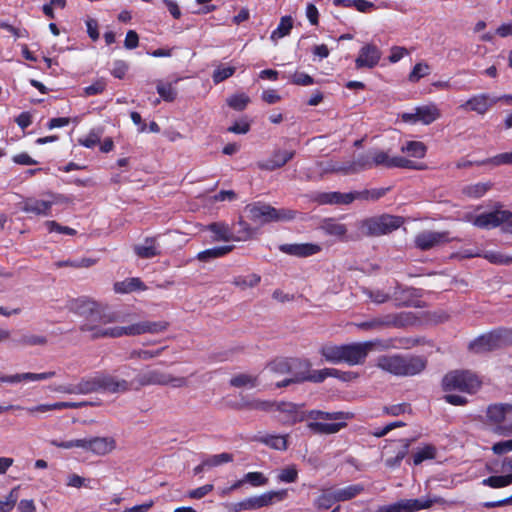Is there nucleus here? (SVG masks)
Segmentation results:
<instances>
[{
	"label": "nucleus",
	"instance_id": "nucleus-20",
	"mask_svg": "<svg viewBox=\"0 0 512 512\" xmlns=\"http://www.w3.org/2000/svg\"><path fill=\"white\" fill-rule=\"evenodd\" d=\"M117 447L112 436H91L88 437V453L95 456H106L111 454Z\"/></svg>",
	"mask_w": 512,
	"mask_h": 512
},
{
	"label": "nucleus",
	"instance_id": "nucleus-28",
	"mask_svg": "<svg viewBox=\"0 0 512 512\" xmlns=\"http://www.w3.org/2000/svg\"><path fill=\"white\" fill-rule=\"evenodd\" d=\"M326 235L334 237L340 241L348 240V228L345 224L333 219L326 218L322 220L319 227Z\"/></svg>",
	"mask_w": 512,
	"mask_h": 512
},
{
	"label": "nucleus",
	"instance_id": "nucleus-53",
	"mask_svg": "<svg viewBox=\"0 0 512 512\" xmlns=\"http://www.w3.org/2000/svg\"><path fill=\"white\" fill-rule=\"evenodd\" d=\"M436 456V449L431 445H426L423 448L418 449L413 454L414 465H419L425 460L434 459Z\"/></svg>",
	"mask_w": 512,
	"mask_h": 512
},
{
	"label": "nucleus",
	"instance_id": "nucleus-15",
	"mask_svg": "<svg viewBox=\"0 0 512 512\" xmlns=\"http://www.w3.org/2000/svg\"><path fill=\"white\" fill-rule=\"evenodd\" d=\"M498 102V98L487 93L476 94L459 106L465 112H475L479 115L486 114Z\"/></svg>",
	"mask_w": 512,
	"mask_h": 512
},
{
	"label": "nucleus",
	"instance_id": "nucleus-47",
	"mask_svg": "<svg viewBox=\"0 0 512 512\" xmlns=\"http://www.w3.org/2000/svg\"><path fill=\"white\" fill-rule=\"evenodd\" d=\"M389 188H376V189H366L362 191H354L355 200H365V201H376L383 197Z\"/></svg>",
	"mask_w": 512,
	"mask_h": 512
},
{
	"label": "nucleus",
	"instance_id": "nucleus-5",
	"mask_svg": "<svg viewBox=\"0 0 512 512\" xmlns=\"http://www.w3.org/2000/svg\"><path fill=\"white\" fill-rule=\"evenodd\" d=\"M415 316L411 312L391 313L371 318L367 321L354 323V326L364 331H381L387 328H402L413 324Z\"/></svg>",
	"mask_w": 512,
	"mask_h": 512
},
{
	"label": "nucleus",
	"instance_id": "nucleus-25",
	"mask_svg": "<svg viewBox=\"0 0 512 512\" xmlns=\"http://www.w3.org/2000/svg\"><path fill=\"white\" fill-rule=\"evenodd\" d=\"M279 249L285 254L296 257H308L321 251V247L313 243L282 244Z\"/></svg>",
	"mask_w": 512,
	"mask_h": 512
},
{
	"label": "nucleus",
	"instance_id": "nucleus-54",
	"mask_svg": "<svg viewBox=\"0 0 512 512\" xmlns=\"http://www.w3.org/2000/svg\"><path fill=\"white\" fill-rule=\"evenodd\" d=\"M482 484L492 488H502L512 484V474L504 476H491L483 479Z\"/></svg>",
	"mask_w": 512,
	"mask_h": 512
},
{
	"label": "nucleus",
	"instance_id": "nucleus-46",
	"mask_svg": "<svg viewBox=\"0 0 512 512\" xmlns=\"http://www.w3.org/2000/svg\"><path fill=\"white\" fill-rule=\"evenodd\" d=\"M204 465L207 466V469H212L214 467H218L220 465L230 463L233 461V455L227 452H223L215 455H208L204 458Z\"/></svg>",
	"mask_w": 512,
	"mask_h": 512
},
{
	"label": "nucleus",
	"instance_id": "nucleus-9",
	"mask_svg": "<svg viewBox=\"0 0 512 512\" xmlns=\"http://www.w3.org/2000/svg\"><path fill=\"white\" fill-rule=\"evenodd\" d=\"M287 497L286 490L269 491L259 496L246 498L240 502L230 503L227 508L230 512H241L246 510H256L269 506L277 501H282Z\"/></svg>",
	"mask_w": 512,
	"mask_h": 512
},
{
	"label": "nucleus",
	"instance_id": "nucleus-35",
	"mask_svg": "<svg viewBox=\"0 0 512 512\" xmlns=\"http://www.w3.org/2000/svg\"><path fill=\"white\" fill-rule=\"evenodd\" d=\"M136 290H146L145 284L137 277L127 278L114 284L116 293L127 294Z\"/></svg>",
	"mask_w": 512,
	"mask_h": 512
},
{
	"label": "nucleus",
	"instance_id": "nucleus-52",
	"mask_svg": "<svg viewBox=\"0 0 512 512\" xmlns=\"http://www.w3.org/2000/svg\"><path fill=\"white\" fill-rule=\"evenodd\" d=\"M293 27V21L290 16H284L281 18L278 27L272 32L271 38L278 39L288 35Z\"/></svg>",
	"mask_w": 512,
	"mask_h": 512
},
{
	"label": "nucleus",
	"instance_id": "nucleus-50",
	"mask_svg": "<svg viewBox=\"0 0 512 512\" xmlns=\"http://www.w3.org/2000/svg\"><path fill=\"white\" fill-rule=\"evenodd\" d=\"M156 89L158 94L164 101L172 102L176 99L177 91L172 83L158 81Z\"/></svg>",
	"mask_w": 512,
	"mask_h": 512
},
{
	"label": "nucleus",
	"instance_id": "nucleus-48",
	"mask_svg": "<svg viewBox=\"0 0 512 512\" xmlns=\"http://www.w3.org/2000/svg\"><path fill=\"white\" fill-rule=\"evenodd\" d=\"M257 383L256 376L245 373L238 374L230 379V385L237 388H253Z\"/></svg>",
	"mask_w": 512,
	"mask_h": 512
},
{
	"label": "nucleus",
	"instance_id": "nucleus-12",
	"mask_svg": "<svg viewBox=\"0 0 512 512\" xmlns=\"http://www.w3.org/2000/svg\"><path fill=\"white\" fill-rule=\"evenodd\" d=\"M61 196L51 194L48 199H38L36 197H27L20 203L21 210L28 214L39 217H50L52 215V207L59 203Z\"/></svg>",
	"mask_w": 512,
	"mask_h": 512
},
{
	"label": "nucleus",
	"instance_id": "nucleus-29",
	"mask_svg": "<svg viewBox=\"0 0 512 512\" xmlns=\"http://www.w3.org/2000/svg\"><path fill=\"white\" fill-rule=\"evenodd\" d=\"M293 157L294 151L275 150L268 160L259 163V167L264 170L272 171L284 166Z\"/></svg>",
	"mask_w": 512,
	"mask_h": 512
},
{
	"label": "nucleus",
	"instance_id": "nucleus-36",
	"mask_svg": "<svg viewBox=\"0 0 512 512\" xmlns=\"http://www.w3.org/2000/svg\"><path fill=\"white\" fill-rule=\"evenodd\" d=\"M491 186L490 182H478L463 186L461 192L468 198L478 199L484 196L491 189Z\"/></svg>",
	"mask_w": 512,
	"mask_h": 512
},
{
	"label": "nucleus",
	"instance_id": "nucleus-14",
	"mask_svg": "<svg viewBox=\"0 0 512 512\" xmlns=\"http://www.w3.org/2000/svg\"><path fill=\"white\" fill-rule=\"evenodd\" d=\"M376 341H365L343 345V362L350 366L365 362L370 351L373 350Z\"/></svg>",
	"mask_w": 512,
	"mask_h": 512
},
{
	"label": "nucleus",
	"instance_id": "nucleus-55",
	"mask_svg": "<svg viewBox=\"0 0 512 512\" xmlns=\"http://www.w3.org/2000/svg\"><path fill=\"white\" fill-rule=\"evenodd\" d=\"M261 278L257 274H249L247 276H238L233 280V284L241 289H247L256 286Z\"/></svg>",
	"mask_w": 512,
	"mask_h": 512
},
{
	"label": "nucleus",
	"instance_id": "nucleus-4",
	"mask_svg": "<svg viewBox=\"0 0 512 512\" xmlns=\"http://www.w3.org/2000/svg\"><path fill=\"white\" fill-rule=\"evenodd\" d=\"M250 220L259 224L284 222L295 219L297 212L291 209H276L265 203H254L246 206Z\"/></svg>",
	"mask_w": 512,
	"mask_h": 512
},
{
	"label": "nucleus",
	"instance_id": "nucleus-45",
	"mask_svg": "<svg viewBox=\"0 0 512 512\" xmlns=\"http://www.w3.org/2000/svg\"><path fill=\"white\" fill-rule=\"evenodd\" d=\"M164 350L165 347H161L157 350L133 349L129 352L128 359L148 361L160 356Z\"/></svg>",
	"mask_w": 512,
	"mask_h": 512
},
{
	"label": "nucleus",
	"instance_id": "nucleus-27",
	"mask_svg": "<svg viewBox=\"0 0 512 512\" xmlns=\"http://www.w3.org/2000/svg\"><path fill=\"white\" fill-rule=\"evenodd\" d=\"M371 168H373V163L371 161L369 150L367 153L359 155L358 158L350 164H347L346 166H333L331 169L341 171L343 174H354Z\"/></svg>",
	"mask_w": 512,
	"mask_h": 512
},
{
	"label": "nucleus",
	"instance_id": "nucleus-13",
	"mask_svg": "<svg viewBox=\"0 0 512 512\" xmlns=\"http://www.w3.org/2000/svg\"><path fill=\"white\" fill-rule=\"evenodd\" d=\"M370 155L373 167L383 166L385 168H406L416 170L423 168L412 160L399 156L390 157L388 152L379 149L370 150Z\"/></svg>",
	"mask_w": 512,
	"mask_h": 512
},
{
	"label": "nucleus",
	"instance_id": "nucleus-31",
	"mask_svg": "<svg viewBox=\"0 0 512 512\" xmlns=\"http://www.w3.org/2000/svg\"><path fill=\"white\" fill-rule=\"evenodd\" d=\"M416 115L419 122L429 125L441 117V112L435 104H428L416 107Z\"/></svg>",
	"mask_w": 512,
	"mask_h": 512
},
{
	"label": "nucleus",
	"instance_id": "nucleus-18",
	"mask_svg": "<svg viewBox=\"0 0 512 512\" xmlns=\"http://www.w3.org/2000/svg\"><path fill=\"white\" fill-rule=\"evenodd\" d=\"M169 322L160 321H140L127 325V337L138 336L142 334H159L169 328Z\"/></svg>",
	"mask_w": 512,
	"mask_h": 512
},
{
	"label": "nucleus",
	"instance_id": "nucleus-26",
	"mask_svg": "<svg viewBox=\"0 0 512 512\" xmlns=\"http://www.w3.org/2000/svg\"><path fill=\"white\" fill-rule=\"evenodd\" d=\"M56 373L54 371H48L43 373H20L14 375H3L0 373V384L9 383L16 384L22 381H41L54 377Z\"/></svg>",
	"mask_w": 512,
	"mask_h": 512
},
{
	"label": "nucleus",
	"instance_id": "nucleus-6",
	"mask_svg": "<svg viewBox=\"0 0 512 512\" xmlns=\"http://www.w3.org/2000/svg\"><path fill=\"white\" fill-rule=\"evenodd\" d=\"M403 223L401 216L383 214L363 220L360 228L366 236H381L397 230Z\"/></svg>",
	"mask_w": 512,
	"mask_h": 512
},
{
	"label": "nucleus",
	"instance_id": "nucleus-1",
	"mask_svg": "<svg viewBox=\"0 0 512 512\" xmlns=\"http://www.w3.org/2000/svg\"><path fill=\"white\" fill-rule=\"evenodd\" d=\"M68 309L83 318L79 331L90 340L127 337V325L120 312L93 298L82 296L68 302Z\"/></svg>",
	"mask_w": 512,
	"mask_h": 512
},
{
	"label": "nucleus",
	"instance_id": "nucleus-39",
	"mask_svg": "<svg viewBox=\"0 0 512 512\" xmlns=\"http://www.w3.org/2000/svg\"><path fill=\"white\" fill-rule=\"evenodd\" d=\"M401 152L413 158H424L427 152V147L420 141H407L401 148Z\"/></svg>",
	"mask_w": 512,
	"mask_h": 512
},
{
	"label": "nucleus",
	"instance_id": "nucleus-11",
	"mask_svg": "<svg viewBox=\"0 0 512 512\" xmlns=\"http://www.w3.org/2000/svg\"><path fill=\"white\" fill-rule=\"evenodd\" d=\"M511 342V331L498 330L478 337L477 339L470 343L469 348L475 353H484L504 347Z\"/></svg>",
	"mask_w": 512,
	"mask_h": 512
},
{
	"label": "nucleus",
	"instance_id": "nucleus-64",
	"mask_svg": "<svg viewBox=\"0 0 512 512\" xmlns=\"http://www.w3.org/2000/svg\"><path fill=\"white\" fill-rule=\"evenodd\" d=\"M486 163H491L495 166L499 165H512V151L500 153L486 161Z\"/></svg>",
	"mask_w": 512,
	"mask_h": 512
},
{
	"label": "nucleus",
	"instance_id": "nucleus-16",
	"mask_svg": "<svg viewBox=\"0 0 512 512\" xmlns=\"http://www.w3.org/2000/svg\"><path fill=\"white\" fill-rule=\"evenodd\" d=\"M450 241L449 232L422 231L415 236V246L420 250H430Z\"/></svg>",
	"mask_w": 512,
	"mask_h": 512
},
{
	"label": "nucleus",
	"instance_id": "nucleus-61",
	"mask_svg": "<svg viewBox=\"0 0 512 512\" xmlns=\"http://www.w3.org/2000/svg\"><path fill=\"white\" fill-rule=\"evenodd\" d=\"M298 478V471L294 465L281 469L277 475V479L282 483H294Z\"/></svg>",
	"mask_w": 512,
	"mask_h": 512
},
{
	"label": "nucleus",
	"instance_id": "nucleus-63",
	"mask_svg": "<svg viewBox=\"0 0 512 512\" xmlns=\"http://www.w3.org/2000/svg\"><path fill=\"white\" fill-rule=\"evenodd\" d=\"M213 489H214L213 484H205L201 487L190 490L187 493V497L190 499L199 500V499H202L205 496H207L209 493H211L213 491Z\"/></svg>",
	"mask_w": 512,
	"mask_h": 512
},
{
	"label": "nucleus",
	"instance_id": "nucleus-49",
	"mask_svg": "<svg viewBox=\"0 0 512 512\" xmlns=\"http://www.w3.org/2000/svg\"><path fill=\"white\" fill-rule=\"evenodd\" d=\"M362 293L375 304H383L390 300V294L381 289L362 288Z\"/></svg>",
	"mask_w": 512,
	"mask_h": 512
},
{
	"label": "nucleus",
	"instance_id": "nucleus-34",
	"mask_svg": "<svg viewBox=\"0 0 512 512\" xmlns=\"http://www.w3.org/2000/svg\"><path fill=\"white\" fill-rule=\"evenodd\" d=\"M50 444L54 447L65 449V450H72V449H78L82 452L88 453V437L85 438H79V439H70V440H51Z\"/></svg>",
	"mask_w": 512,
	"mask_h": 512
},
{
	"label": "nucleus",
	"instance_id": "nucleus-33",
	"mask_svg": "<svg viewBox=\"0 0 512 512\" xmlns=\"http://www.w3.org/2000/svg\"><path fill=\"white\" fill-rule=\"evenodd\" d=\"M410 445H411V440H409V439L399 440L397 442L398 450L396 452V455L392 456V457H388L385 460V465L390 469H395V468L399 467L401 464V461L408 454Z\"/></svg>",
	"mask_w": 512,
	"mask_h": 512
},
{
	"label": "nucleus",
	"instance_id": "nucleus-38",
	"mask_svg": "<svg viewBox=\"0 0 512 512\" xmlns=\"http://www.w3.org/2000/svg\"><path fill=\"white\" fill-rule=\"evenodd\" d=\"M320 354L327 362L341 363L343 362V345H324L320 349Z\"/></svg>",
	"mask_w": 512,
	"mask_h": 512
},
{
	"label": "nucleus",
	"instance_id": "nucleus-44",
	"mask_svg": "<svg viewBox=\"0 0 512 512\" xmlns=\"http://www.w3.org/2000/svg\"><path fill=\"white\" fill-rule=\"evenodd\" d=\"M334 491L338 502L347 501L361 494L364 491V487L361 484H354L344 488L335 489Z\"/></svg>",
	"mask_w": 512,
	"mask_h": 512
},
{
	"label": "nucleus",
	"instance_id": "nucleus-60",
	"mask_svg": "<svg viewBox=\"0 0 512 512\" xmlns=\"http://www.w3.org/2000/svg\"><path fill=\"white\" fill-rule=\"evenodd\" d=\"M238 225L240 229L234 235V241H247L255 235V229H253L247 222L239 220Z\"/></svg>",
	"mask_w": 512,
	"mask_h": 512
},
{
	"label": "nucleus",
	"instance_id": "nucleus-21",
	"mask_svg": "<svg viewBox=\"0 0 512 512\" xmlns=\"http://www.w3.org/2000/svg\"><path fill=\"white\" fill-rule=\"evenodd\" d=\"M401 504L403 512H417L420 510L429 509L433 504L453 505L455 502L447 501L439 496H433L424 499H402Z\"/></svg>",
	"mask_w": 512,
	"mask_h": 512
},
{
	"label": "nucleus",
	"instance_id": "nucleus-7",
	"mask_svg": "<svg viewBox=\"0 0 512 512\" xmlns=\"http://www.w3.org/2000/svg\"><path fill=\"white\" fill-rule=\"evenodd\" d=\"M444 391H459L475 393L481 386L478 377L469 371H452L446 374L442 380Z\"/></svg>",
	"mask_w": 512,
	"mask_h": 512
},
{
	"label": "nucleus",
	"instance_id": "nucleus-40",
	"mask_svg": "<svg viewBox=\"0 0 512 512\" xmlns=\"http://www.w3.org/2000/svg\"><path fill=\"white\" fill-rule=\"evenodd\" d=\"M233 250L232 245H225L220 247H213L201 251L197 254V259L199 261L208 262L211 259L220 258Z\"/></svg>",
	"mask_w": 512,
	"mask_h": 512
},
{
	"label": "nucleus",
	"instance_id": "nucleus-62",
	"mask_svg": "<svg viewBox=\"0 0 512 512\" xmlns=\"http://www.w3.org/2000/svg\"><path fill=\"white\" fill-rule=\"evenodd\" d=\"M17 491L18 488H13L4 499H0V512L12 511L18 499Z\"/></svg>",
	"mask_w": 512,
	"mask_h": 512
},
{
	"label": "nucleus",
	"instance_id": "nucleus-19",
	"mask_svg": "<svg viewBox=\"0 0 512 512\" xmlns=\"http://www.w3.org/2000/svg\"><path fill=\"white\" fill-rule=\"evenodd\" d=\"M382 57L381 50L374 44H365L359 50L358 56L355 59L357 69L368 68L372 69L378 65Z\"/></svg>",
	"mask_w": 512,
	"mask_h": 512
},
{
	"label": "nucleus",
	"instance_id": "nucleus-56",
	"mask_svg": "<svg viewBox=\"0 0 512 512\" xmlns=\"http://www.w3.org/2000/svg\"><path fill=\"white\" fill-rule=\"evenodd\" d=\"M250 103V98L245 93L235 94L227 99V104L237 111H242Z\"/></svg>",
	"mask_w": 512,
	"mask_h": 512
},
{
	"label": "nucleus",
	"instance_id": "nucleus-43",
	"mask_svg": "<svg viewBox=\"0 0 512 512\" xmlns=\"http://www.w3.org/2000/svg\"><path fill=\"white\" fill-rule=\"evenodd\" d=\"M259 441L272 449L284 451L287 449L286 435H264L259 437Z\"/></svg>",
	"mask_w": 512,
	"mask_h": 512
},
{
	"label": "nucleus",
	"instance_id": "nucleus-8",
	"mask_svg": "<svg viewBox=\"0 0 512 512\" xmlns=\"http://www.w3.org/2000/svg\"><path fill=\"white\" fill-rule=\"evenodd\" d=\"M468 221L482 229H491L502 225L504 231L512 233V212L508 210L499 208L477 216H469Z\"/></svg>",
	"mask_w": 512,
	"mask_h": 512
},
{
	"label": "nucleus",
	"instance_id": "nucleus-3",
	"mask_svg": "<svg viewBox=\"0 0 512 512\" xmlns=\"http://www.w3.org/2000/svg\"><path fill=\"white\" fill-rule=\"evenodd\" d=\"M376 366L395 376H414L425 369L426 361L421 357L382 355L378 357Z\"/></svg>",
	"mask_w": 512,
	"mask_h": 512
},
{
	"label": "nucleus",
	"instance_id": "nucleus-37",
	"mask_svg": "<svg viewBox=\"0 0 512 512\" xmlns=\"http://www.w3.org/2000/svg\"><path fill=\"white\" fill-rule=\"evenodd\" d=\"M355 200L354 192L341 193L330 192L324 193L320 197V202L324 204H350Z\"/></svg>",
	"mask_w": 512,
	"mask_h": 512
},
{
	"label": "nucleus",
	"instance_id": "nucleus-10",
	"mask_svg": "<svg viewBox=\"0 0 512 512\" xmlns=\"http://www.w3.org/2000/svg\"><path fill=\"white\" fill-rule=\"evenodd\" d=\"M136 381L140 386L169 385L174 388L185 387L188 384L185 377H175L159 369H147L141 372L137 375Z\"/></svg>",
	"mask_w": 512,
	"mask_h": 512
},
{
	"label": "nucleus",
	"instance_id": "nucleus-2",
	"mask_svg": "<svg viewBox=\"0 0 512 512\" xmlns=\"http://www.w3.org/2000/svg\"><path fill=\"white\" fill-rule=\"evenodd\" d=\"M307 427L314 434L331 435L338 433L347 426L346 420L351 417L349 413L325 412L321 410H311L308 413Z\"/></svg>",
	"mask_w": 512,
	"mask_h": 512
},
{
	"label": "nucleus",
	"instance_id": "nucleus-59",
	"mask_svg": "<svg viewBox=\"0 0 512 512\" xmlns=\"http://www.w3.org/2000/svg\"><path fill=\"white\" fill-rule=\"evenodd\" d=\"M235 67L219 65L216 67L212 74V79L215 84L221 83L228 79L235 73Z\"/></svg>",
	"mask_w": 512,
	"mask_h": 512
},
{
	"label": "nucleus",
	"instance_id": "nucleus-42",
	"mask_svg": "<svg viewBox=\"0 0 512 512\" xmlns=\"http://www.w3.org/2000/svg\"><path fill=\"white\" fill-rule=\"evenodd\" d=\"M78 394H90L100 391L99 375L81 379L77 384Z\"/></svg>",
	"mask_w": 512,
	"mask_h": 512
},
{
	"label": "nucleus",
	"instance_id": "nucleus-57",
	"mask_svg": "<svg viewBox=\"0 0 512 512\" xmlns=\"http://www.w3.org/2000/svg\"><path fill=\"white\" fill-rule=\"evenodd\" d=\"M47 343V337L38 334H25L19 340V344L22 346H45Z\"/></svg>",
	"mask_w": 512,
	"mask_h": 512
},
{
	"label": "nucleus",
	"instance_id": "nucleus-30",
	"mask_svg": "<svg viewBox=\"0 0 512 512\" xmlns=\"http://www.w3.org/2000/svg\"><path fill=\"white\" fill-rule=\"evenodd\" d=\"M206 229L213 234L211 239L213 242L234 241V234L232 233V230L224 222L211 223L206 227Z\"/></svg>",
	"mask_w": 512,
	"mask_h": 512
},
{
	"label": "nucleus",
	"instance_id": "nucleus-58",
	"mask_svg": "<svg viewBox=\"0 0 512 512\" xmlns=\"http://www.w3.org/2000/svg\"><path fill=\"white\" fill-rule=\"evenodd\" d=\"M482 257L492 264L509 265L512 263V256H508L496 251L485 252L483 253Z\"/></svg>",
	"mask_w": 512,
	"mask_h": 512
},
{
	"label": "nucleus",
	"instance_id": "nucleus-41",
	"mask_svg": "<svg viewBox=\"0 0 512 512\" xmlns=\"http://www.w3.org/2000/svg\"><path fill=\"white\" fill-rule=\"evenodd\" d=\"M335 502H338L335 491L333 489H325L315 499L314 506L319 510H326L332 507Z\"/></svg>",
	"mask_w": 512,
	"mask_h": 512
},
{
	"label": "nucleus",
	"instance_id": "nucleus-22",
	"mask_svg": "<svg viewBox=\"0 0 512 512\" xmlns=\"http://www.w3.org/2000/svg\"><path fill=\"white\" fill-rule=\"evenodd\" d=\"M338 376V370L334 368H324L322 370L313 371L310 373L309 371L305 373H301L300 375L295 376L294 378L285 379L283 382L278 383L277 386H286L293 382H302V381H312V382H322L327 377Z\"/></svg>",
	"mask_w": 512,
	"mask_h": 512
},
{
	"label": "nucleus",
	"instance_id": "nucleus-23",
	"mask_svg": "<svg viewBox=\"0 0 512 512\" xmlns=\"http://www.w3.org/2000/svg\"><path fill=\"white\" fill-rule=\"evenodd\" d=\"M279 412V420L286 424H294L304 419L301 406L294 403L281 402L274 405Z\"/></svg>",
	"mask_w": 512,
	"mask_h": 512
},
{
	"label": "nucleus",
	"instance_id": "nucleus-32",
	"mask_svg": "<svg viewBox=\"0 0 512 512\" xmlns=\"http://www.w3.org/2000/svg\"><path fill=\"white\" fill-rule=\"evenodd\" d=\"M134 251L140 258H152L160 255L161 251L155 238H146L143 243L134 246Z\"/></svg>",
	"mask_w": 512,
	"mask_h": 512
},
{
	"label": "nucleus",
	"instance_id": "nucleus-51",
	"mask_svg": "<svg viewBox=\"0 0 512 512\" xmlns=\"http://www.w3.org/2000/svg\"><path fill=\"white\" fill-rule=\"evenodd\" d=\"M431 72L430 66L426 62H418L408 75V80L412 83L418 82L421 78L429 75Z\"/></svg>",
	"mask_w": 512,
	"mask_h": 512
},
{
	"label": "nucleus",
	"instance_id": "nucleus-24",
	"mask_svg": "<svg viewBox=\"0 0 512 512\" xmlns=\"http://www.w3.org/2000/svg\"><path fill=\"white\" fill-rule=\"evenodd\" d=\"M100 391L108 393H125L130 390V383L107 374H99Z\"/></svg>",
	"mask_w": 512,
	"mask_h": 512
},
{
	"label": "nucleus",
	"instance_id": "nucleus-17",
	"mask_svg": "<svg viewBox=\"0 0 512 512\" xmlns=\"http://www.w3.org/2000/svg\"><path fill=\"white\" fill-rule=\"evenodd\" d=\"M512 405L492 404L486 411L487 423L492 427L494 433L501 436L500 426H505Z\"/></svg>",
	"mask_w": 512,
	"mask_h": 512
}]
</instances>
